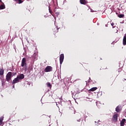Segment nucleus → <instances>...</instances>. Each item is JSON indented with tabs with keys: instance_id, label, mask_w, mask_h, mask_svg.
<instances>
[{
	"instance_id": "nucleus-1",
	"label": "nucleus",
	"mask_w": 126,
	"mask_h": 126,
	"mask_svg": "<svg viewBox=\"0 0 126 126\" xmlns=\"http://www.w3.org/2000/svg\"><path fill=\"white\" fill-rule=\"evenodd\" d=\"M13 77L12 75V72H9L7 73L6 76V80L8 82H9V80H11V78Z\"/></svg>"
},
{
	"instance_id": "nucleus-2",
	"label": "nucleus",
	"mask_w": 126,
	"mask_h": 126,
	"mask_svg": "<svg viewBox=\"0 0 126 126\" xmlns=\"http://www.w3.org/2000/svg\"><path fill=\"white\" fill-rule=\"evenodd\" d=\"M53 71V67L51 66H47L44 69V72H51Z\"/></svg>"
},
{
	"instance_id": "nucleus-3",
	"label": "nucleus",
	"mask_w": 126,
	"mask_h": 126,
	"mask_svg": "<svg viewBox=\"0 0 126 126\" xmlns=\"http://www.w3.org/2000/svg\"><path fill=\"white\" fill-rule=\"evenodd\" d=\"M21 65L22 67L27 66V63H26V58H24L22 59Z\"/></svg>"
},
{
	"instance_id": "nucleus-4",
	"label": "nucleus",
	"mask_w": 126,
	"mask_h": 126,
	"mask_svg": "<svg viewBox=\"0 0 126 126\" xmlns=\"http://www.w3.org/2000/svg\"><path fill=\"white\" fill-rule=\"evenodd\" d=\"M64 59V55H63V54H61L60 56V64H62V63H63V60Z\"/></svg>"
},
{
	"instance_id": "nucleus-5",
	"label": "nucleus",
	"mask_w": 126,
	"mask_h": 126,
	"mask_svg": "<svg viewBox=\"0 0 126 126\" xmlns=\"http://www.w3.org/2000/svg\"><path fill=\"white\" fill-rule=\"evenodd\" d=\"M112 120L113 122H114L115 123H116V122H118V114L117 113L115 114L113 116Z\"/></svg>"
},
{
	"instance_id": "nucleus-6",
	"label": "nucleus",
	"mask_w": 126,
	"mask_h": 126,
	"mask_svg": "<svg viewBox=\"0 0 126 126\" xmlns=\"http://www.w3.org/2000/svg\"><path fill=\"white\" fill-rule=\"evenodd\" d=\"M20 80H19L18 78L17 77L15 78L12 81V84H15V83H18L19 82Z\"/></svg>"
},
{
	"instance_id": "nucleus-7",
	"label": "nucleus",
	"mask_w": 126,
	"mask_h": 126,
	"mask_svg": "<svg viewBox=\"0 0 126 126\" xmlns=\"http://www.w3.org/2000/svg\"><path fill=\"white\" fill-rule=\"evenodd\" d=\"M19 80H22L24 78V75L23 74H21L19 75H18L17 77Z\"/></svg>"
},
{
	"instance_id": "nucleus-8",
	"label": "nucleus",
	"mask_w": 126,
	"mask_h": 126,
	"mask_svg": "<svg viewBox=\"0 0 126 126\" xmlns=\"http://www.w3.org/2000/svg\"><path fill=\"white\" fill-rule=\"evenodd\" d=\"M80 2L81 4H86L87 3V0H80Z\"/></svg>"
},
{
	"instance_id": "nucleus-9",
	"label": "nucleus",
	"mask_w": 126,
	"mask_h": 126,
	"mask_svg": "<svg viewBox=\"0 0 126 126\" xmlns=\"http://www.w3.org/2000/svg\"><path fill=\"white\" fill-rule=\"evenodd\" d=\"M6 81L5 80H4V79H1V86L2 87H4V86H5Z\"/></svg>"
},
{
	"instance_id": "nucleus-10",
	"label": "nucleus",
	"mask_w": 126,
	"mask_h": 126,
	"mask_svg": "<svg viewBox=\"0 0 126 126\" xmlns=\"http://www.w3.org/2000/svg\"><path fill=\"white\" fill-rule=\"evenodd\" d=\"M126 119H123L120 122V126H125V122H126Z\"/></svg>"
},
{
	"instance_id": "nucleus-11",
	"label": "nucleus",
	"mask_w": 126,
	"mask_h": 126,
	"mask_svg": "<svg viewBox=\"0 0 126 126\" xmlns=\"http://www.w3.org/2000/svg\"><path fill=\"white\" fill-rule=\"evenodd\" d=\"M123 45L126 46V33L125 34L123 38Z\"/></svg>"
},
{
	"instance_id": "nucleus-12",
	"label": "nucleus",
	"mask_w": 126,
	"mask_h": 126,
	"mask_svg": "<svg viewBox=\"0 0 126 126\" xmlns=\"http://www.w3.org/2000/svg\"><path fill=\"white\" fill-rule=\"evenodd\" d=\"M4 74V70L3 68H0V75H3Z\"/></svg>"
},
{
	"instance_id": "nucleus-13",
	"label": "nucleus",
	"mask_w": 126,
	"mask_h": 126,
	"mask_svg": "<svg viewBox=\"0 0 126 126\" xmlns=\"http://www.w3.org/2000/svg\"><path fill=\"white\" fill-rule=\"evenodd\" d=\"M109 81H110V82H112V84H114V82H115V79H114V77L112 76L111 77H110Z\"/></svg>"
},
{
	"instance_id": "nucleus-14",
	"label": "nucleus",
	"mask_w": 126,
	"mask_h": 126,
	"mask_svg": "<svg viewBox=\"0 0 126 126\" xmlns=\"http://www.w3.org/2000/svg\"><path fill=\"white\" fill-rule=\"evenodd\" d=\"M116 111L117 113H120L121 112V107L118 106L116 108Z\"/></svg>"
},
{
	"instance_id": "nucleus-15",
	"label": "nucleus",
	"mask_w": 126,
	"mask_h": 126,
	"mask_svg": "<svg viewBox=\"0 0 126 126\" xmlns=\"http://www.w3.org/2000/svg\"><path fill=\"white\" fill-rule=\"evenodd\" d=\"M4 117L3 116H1L0 117V126H1L2 125V121H3V119Z\"/></svg>"
},
{
	"instance_id": "nucleus-16",
	"label": "nucleus",
	"mask_w": 126,
	"mask_h": 126,
	"mask_svg": "<svg viewBox=\"0 0 126 126\" xmlns=\"http://www.w3.org/2000/svg\"><path fill=\"white\" fill-rule=\"evenodd\" d=\"M97 89H98L97 87H94V88H92L89 91L91 92H94L97 90Z\"/></svg>"
},
{
	"instance_id": "nucleus-17",
	"label": "nucleus",
	"mask_w": 126,
	"mask_h": 126,
	"mask_svg": "<svg viewBox=\"0 0 126 126\" xmlns=\"http://www.w3.org/2000/svg\"><path fill=\"white\" fill-rule=\"evenodd\" d=\"M5 8V5H4V4H1L0 5V9H4Z\"/></svg>"
},
{
	"instance_id": "nucleus-18",
	"label": "nucleus",
	"mask_w": 126,
	"mask_h": 126,
	"mask_svg": "<svg viewBox=\"0 0 126 126\" xmlns=\"http://www.w3.org/2000/svg\"><path fill=\"white\" fill-rule=\"evenodd\" d=\"M118 16L119 17V18H124V17H125V15L121 14H119Z\"/></svg>"
},
{
	"instance_id": "nucleus-19",
	"label": "nucleus",
	"mask_w": 126,
	"mask_h": 126,
	"mask_svg": "<svg viewBox=\"0 0 126 126\" xmlns=\"http://www.w3.org/2000/svg\"><path fill=\"white\" fill-rule=\"evenodd\" d=\"M46 84H47V87H49V88H52V85L51 84V83L48 82Z\"/></svg>"
},
{
	"instance_id": "nucleus-20",
	"label": "nucleus",
	"mask_w": 126,
	"mask_h": 126,
	"mask_svg": "<svg viewBox=\"0 0 126 126\" xmlns=\"http://www.w3.org/2000/svg\"><path fill=\"white\" fill-rule=\"evenodd\" d=\"M12 75H13V76H14V75H16V72H14L12 73Z\"/></svg>"
},
{
	"instance_id": "nucleus-21",
	"label": "nucleus",
	"mask_w": 126,
	"mask_h": 126,
	"mask_svg": "<svg viewBox=\"0 0 126 126\" xmlns=\"http://www.w3.org/2000/svg\"><path fill=\"white\" fill-rule=\"evenodd\" d=\"M114 25H115V23H111V26L113 27V28H115V27H114Z\"/></svg>"
},
{
	"instance_id": "nucleus-22",
	"label": "nucleus",
	"mask_w": 126,
	"mask_h": 126,
	"mask_svg": "<svg viewBox=\"0 0 126 126\" xmlns=\"http://www.w3.org/2000/svg\"><path fill=\"white\" fill-rule=\"evenodd\" d=\"M49 10L50 13H51V14L52 15H53V14H52V10H51V9L49 8Z\"/></svg>"
},
{
	"instance_id": "nucleus-23",
	"label": "nucleus",
	"mask_w": 126,
	"mask_h": 126,
	"mask_svg": "<svg viewBox=\"0 0 126 126\" xmlns=\"http://www.w3.org/2000/svg\"><path fill=\"white\" fill-rule=\"evenodd\" d=\"M19 3H22V0H19Z\"/></svg>"
},
{
	"instance_id": "nucleus-24",
	"label": "nucleus",
	"mask_w": 126,
	"mask_h": 126,
	"mask_svg": "<svg viewBox=\"0 0 126 126\" xmlns=\"http://www.w3.org/2000/svg\"><path fill=\"white\" fill-rule=\"evenodd\" d=\"M25 71H26L27 70V65L25 66Z\"/></svg>"
},
{
	"instance_id": "nucleus-25",
	"label": "nucleus",
	"mask_w": 126,
	"mask_h": 126,
	"mask_svg": "<svg viewBox=\"0 0 126 126\" xmlns=\"http://www.w3.org/2000/svg\"><path fill=\"white\" fill-rule=\"evenodd\" d=\"M99 122H100V120H98V124H97V125H100V123H99Z\"/></svg>"
},
{
	"instance_id": "nucleus-26",
	"label": "nucleus",
	"mask_w": 126,
	"mask_h": 126,
	"mask_svg": "<svg viewBox=\"0 0 126 126\" xmlns=\"http://www.w3.org/2000/svg\"><path fill=\"white\" fill-rule=\"evenodd\" d=\"M0 2H2V3H3V2H2V1H1V0H0Z\"/></svg>"
},
{
	"instance_id": "nucleus-27",
	"label": "nucleus",
	"mask_w": 126,
	"mask_h": 126,
	"mask_svg": "<svg viewBox=\"0 0 126 126\" xmlns=\"http://www.w3.org/2000/svg\"><path fill=\"white\" fill-rule=\"evenodd\" d=\"M104 69H108V68H107V67H106L105 68H104Z\"/></svg>"
},
{
	"instance_id": "nucleus-28",
	"label": "nucleus",
	"mask_w": 126,
	"mask_h": 126,
	"mask_svg": "<svg viewBox=\"0 0 126 126\" xmlns=\"http://www.w3.org/2000/svg\"><path fill=\"white\" fill-rule=\"evenodd\" d=\"M12 87H13V88H14V87H15L14 85H13Z\"/></svg>"
},
{
	"instance_id": "nucleus-29",
	"label": "nucleus",
	"mask_w": 126,
	"mask_h": 126,
	"mask_svg": "<svg viewBox=\"0 0 126 126\" xmlns=\"http://www.w3.org/2000/svg\"><path fill=\"white\" fill-rule=\"evenodd\" d=\"M77 122H80V119H79V120H77Z\"/></svg>"
},
{
	"instance_id": "nucleus-30",
	"label": "nucleus",
	"mask_w": 126,
	"mask_h": 126,
	"mask_svg": "<svg viewBox=\"0 0 126 126\" xmlns=\"http://www.w3.org/2000/svg\"><path fill=\"white\" fill-rule=\"evenodd\" d=\"M15 1H17V0H14Z\"/></svg>"
},
{
	"instance_id": "nucleus-31",
	"label": "nucleus",
	"mask_w": 126,
	"mask_h": 126,
	"mask_svg": "<svg viewBox=\"0 0 126 126\" xmlns=\"http://www.w3.org/2000/svg\"><path fill=\"white\" fill-rule=\"evenodd\" d=\"M124 80H126V79H124Z\"/></svg>"
}]
</instances>
